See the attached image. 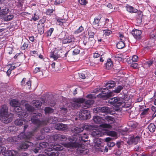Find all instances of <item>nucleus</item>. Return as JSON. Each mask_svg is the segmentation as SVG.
Wrapping results in <instances>:
<instances>
[{"instance_id": "nucleus-1", "label": "nucleus", "mask_w": 156, "mask_h": 156, "mask_svg": "<svg viewBox=\"0 0 156 156\" xmlns=\"http://www.w3.org/2000/svg\"><path fill=\"white\" fill-rule=\"evenodd\" d=\"M8 108L6 105H3L0 108V119L1 121L5 123L12 121L13 115L8 112Z\"/></svg>"}, {"instance_id": "nucleus-2", "label": "nucleus", "mask_w": 156, "mask_h": 156, "mask_svg": "<svg viewBox=\"0 0 156 156\" xmlns=\"http://www.w3.org/2000/svg\"><path fill=\"white\" fill-rule=\"evenodd\" d=\"M94 101L92 99L88 100L85 101L84 99L82 98H74L71 103L72 107L73 109L78 107L80 105V104L83 102V107L85 108H87L89 107L90 105L93 104Z\"/></svg>"}, {"instance_id": "nucleus-3", "label": "nucleus", "mask_w": 156, "mask_h": 156, "mask_svg": "<svg viewBox=\"0 0 156 156\" xmlns=\"http://www.w3.org/2000/svg\"><path fill=\"white\" fill-rule=\"evenodd\" d=\"M62 49L58 47L55 48L53 51H52L50 55L51 58L53 59L54 60H56L58 58L60 57L62 55Z\"/></svg>"}, {"instance_id": "nucleus-4", "label": "nucleus", "mask_w": 156, "mask_h": 156, "mask_svg": "<svg viewBox=\"0 0 156 156\" xmlns=\"http://www.w3.org/2000/svg\"><path fill=\"white\" fill-rule=\"evenodd\" d=\"M109 90L107 88L103 89L102 92L98 95L97 96L99 98H101L104 99H106L113 95L112 92L108 93Z\"/></svg>"}, {"instance_id": "nucleus-5", "label": "nucleus", "mask_w": 156, "mask_h": 156, "mask_svg": "<svg viewBox=\"0 0 156 156\" xmlns=\"http://www.w3.org/2000/svg\"><path fill=\"white\" fill-rule=\"evenodd\" d=\"M79 117L80 120L86 119L90 118L89 111L85 109H82L80 111Z\"/></svg>"}, {"instance_id": "nucleus-6", "label": "nucleus", "mask_w": 156, "mask_h": 156, "mask_svg": "<svg viewBox=\"0 0 156 156\" xmlns=\"http://www.w3.org/2000/svg\"><path fill=\"white\" fill-rule=\"evenodd\" d=\"M86 128L90 131L93 136H99L100 134V132L98 127L92 125L88 126Z\"/></svg>"}, {"instance_id": "nucleus-7", "label": "nucleus", "mask_w": 156, "mask_h": 156, "mask_svg": "<svg viewBox=\"0 0 156 156\" xmlns=\"http://www.w3.org/2000/svg\"><path fill=\"white\" fill-rule=\"evenodd\" d=\"M94 112L95 113H111L110 108L106 107H98L94 109Z\"/></svg>"}, {"instance_id": "nucleus-8", "label": "nucleus", "mask_w": 156, "mask_h": 156, "mask_svg": "<svg viewBox=\"0 0 156 156\" xmlns=\"http://www.w3.org/2000/svg\"><path fill=\"white\" fill-rule=\"evenodd\" d=\"M108 102L113 106L117 107L121 105L122 104L120 99L116 97L110 99L108 101Z\"/></svg>"}, {"instance_id": "nucleus-9", "label": "nucleus", "mask_w": 156, "mask_h": 156, "mask_svg": "<svg viewBox=\"0 0 156 156\" xmlns=\"http://www.w3.org/2000/svg\"><path fill=\"white\" fill-rule=\"evenodd\" d=\"M45 153L48 156H58V152L51 148H48L44 150Z\"/></svg>"}, {"instance_id": "nucleus-10", "label": "nucleus", "mask_w": 156, "mask_h": 156, "mask_svg": "<svg viewBox=\"0 0 156 156\" xmlns=\"http://www.w3.org/2000/svg\"><path fill=\"white\" fill-rule=\"evenodd\" d=\"M4 151H1V153L5 156H14L16 155L17 154V151L14 150H6V149L5 148V149L4 150Z\"/></svg>"}, {"instance_id": "nucleus-11", "label": "nucleus", "mask_w": 156, "mask_h": 156, "mask_svg": "<svg viewBox=\"0 0 156 156\" xmlns=\"http://www.w3.org/2000/svg\"><path fill=\"white\" fill-rule=\"evenodd\" d=\"M32 136L33 134L31 132L27 133L26 134L23 133H22L18 135V138L19 139H22L26 138L29 139L30 138L32 137Z\"/></svg>"}, {"instance_id": "nucleus-12", "label": "nucleus", "mask_w": 156, "mask_h": 156, "mask_svg": "<svg viewBox=\"0 0 156 156\" xmlns=\"http://www.w3.org/2000/svg\"><path fill=\"white\" fill-rule=\"evenodd\" d=\"M54 128L56 129L60 130H64L67 129V126L62 123H58L55 124Z\"/></svg>"}, {"instance_id": "nucleus-13", "label": "nucleus", "mask_w": 156, "mask_h": 156, "mask_svg": "<svg viewBox=\"0 0 156 156\" xmlns=\"http://www.w3.org/2000/svg\"><path fill=\"white\" fill-rule=\"evenodd\" d=\"M131 34L136 38L140 37L142 32L140 30H133Z\"/></svg>"}, {"instance_id": "nucleus-14", "label": "nucleus", "mask_w": 156, "mask_h": 156, "mask_svg": "<svg viewBox=\"0 0 156 156\" xmlns=\"http://www.w3.org/2000/svg\"><path fill=\"white\" fill-rule=\"evenodd\" d=\"M54 138L58 141H64L66 140L67 137L64 135L57 134L55 136Z\"/></svg>"}, {"instance_id": "nucleus-15", "label": "nucleus", "mask_w": 156, "mask_h": 156, "mask_svg": "<svg viewBox=\"0 0 156 156\" xmlns=\"http://www.w3.org/2000/svg\"><path fill=\"white\" fill-rule=\"evenodd\" d=\"M32 144L30 142L27 141L21 144L20 147L21 149H26L28 148L30 146L32 145Z\"/></svg>"}, {"instance_id": "nucleus-16", "label": "nucleus", "mask_w": 156, "mask_h": 156, "mask_svg": "<svg viewBox=\"0 0 156 156\" xmlns=\"http://www.w3.org/2000/svg\"><path fill=\"white\" fill-rule=\"evenodd\" d=\"M28 119H18L15 121V124L17 125H21L23 124V121L25 122H27L29 121Z\"/></svg>"}, {"instance_id": "nucleus-17", "label": "nucleus", "mask_w": 156, "mask_h": 156, "mask_svg": "<svg viewBox=\"0 0 156 156\" xmlns=\"http://www.w3.org/2000/svg\"><path fill=\"white\" fill-rule=\"evenodd\" d=\"M116 83L115 82L113 81H110L105 84V86L107 88H112L115 86Z\"/></svg>"}, {"instance_id": "nucleus-18", "label": "nucleus", "mask_w": 156, "mask_h": 156, "mask_svg": "<svg viewBox=\"0 0 156 156\" xmlns=\"http://www.w3.org/2000/svg\"><path fill=\"white\" fill-rule=\"evenodd\" d=\"M139 141L140 137L139 136H136L135 137L133 136L130 139L129 141V143L130 144H136Z\"/></svg>"}, {"instance_id": "nucleus-19", "label": "nucleus", "mask_w": 156, "mask_h": 156, "mask_svg": "<svg viewBox=\"0 0 156 156\" xmlns=\"http://www.w3.org/2000/svg\"><path fill=\"white\" fill-rule=\"evenodd\" d=\"M83 130V128L82 127H73L72 129V131L75 133H80Z\"/></svg>"}, {"instance_id": "nucleus-20", "label": "nucleus", "mask_w": 156, "mask_h": 156, "mask_svg": "<svg viewBox=\"0 0 156 156\" xmlns=\"http://www.w3.org/2000/svg\"><path fill=\"white\" fill-rule=\"evenodd\" d=\"M93 120L96 123L100 124L103 121V119L100 116H95L93 117Z\"/></svg>"}, {"instance_id": "nucleus-21", "label": "nucleus", "mask_w": 156, "mask_h": 156, "mask_svg": "<svg viewBox=\"0 0 156 156\" xmlns=\"http://www.w3.org/2000/svg\"><path fill=\"white\" fill-rule=\"evenodd\" d=\"M10 104L11 106L14 107L20 105V103L15 99L11 100L10 101Z\"/></svg>"}, {"instance_id": "nucleus-22", "label": "nucleus", "mask_w": 156, "mask_h": 156, "mask_svg": "<svg viewBox=\"0 0 156 156\" xmlns=\"http://www.w3.org/2000/svg\"><path fill=\"white\" fill-rule=\"evenodd\" d=\"M105 119L110 124L113 123L115 121L114 118L111 116H106L105 117Z\"/></svg>"}, {"instance_id": "nucleus-23", "label": "nucleus", "mask_w": 156, "mask_h": 156, "mask_svg": "<svg viewBox=\"0 0 156 156\" xmlns=\"http://www.w3.org/2000/svg\"><path fill=\"white\" fill-rule=\"evenodd\" d=\"M74 40L73 37H72L71 36H69L67 38H65L62 40V43L64 44L70 43Z\"/></svg>"}, {"instance_id": "nucleus-24", "label": "nucleus", "mask_w": 156, "mask_h": 156, "mask_svg": "<svg viewBox=\"0 0 156 156\" xmlns=\"http://www.w3.org/2000/svg\"><path fill=\"white\" fill-rule=\"evenodd\" d=\"M31 121L32 123L36 124L38 126L42 124L41 122L37 118L35 115V117L31 118Z\"/></svg>"}, {"instance_id": "nucleus-25", "label": "nucleus", "mask_w": 156, "mask_h": 156, "mask_svg": "<svg viewBox=\"0 0 156 156\" xmlns=\"http://www.w3.org/2000/svg\"><path fill=\"white\" fill-rule=\"evenodd\" d=\"M53 147H51V148L55 151H61L63 149V147L59 144H55L52 145Z\"/></svg>"}, {"instance_id": "nucleus-26", "label": "nucleus", "mask_w": 156, "mask_h": 156, "mask_svg": "<svg viewBox=\"0 0 156 156\" xmlns=\"http://www.w3.org/2000/svg\"><path fill=\"white\" fill-rule=\"evenodd\" d=\"M124 41L119 42L116 44V47L119 49H121L123 48L125 46Z\"/></svg>"}, {"instance_id": "nucleus-27", "label": "nucleus", "mask_w": 156, "mask_h": 156, "mask_svg": "<svg viewBox=\"0 0 156 156\" xmlns=\"http://www.w3.org/2000/svg\"><path fill=\"white\" fill-rule=\"evenodd\" d=\"M127 10L130 12L135 13L137 12V10L135 9L132 6H128L126 7Z\"/></svg>"}, {"instance_id": "nucleus-28", "label": "nucleus", "mask_w": 156, "mask_h": 156, "mask_svg": "<svg viewBox=\"0 0 156 156\" xmlns=\"http://www.w3.org/2000/svg\"><path fill=\"white\" fill-rule=\"evenodd\" d=\"M88 136L86 133H84L83 135L82 136L80 135L79 136V140L81 141L85 142L87 141V139Z\"/></svg>"}, {"instance_id": "nucleus-29", "label": "nucleus", "mask_w": 156, "mask_h": 156, "mask_svg": "<svg viewBox=\"0 0 156 156\" xmlns=\"http://www.w3.org/2000/svg\"><path fill=\"white\" fill-rule=\"evenodd\" d=\"M101 18L100 17H98L97 18H94V20L92 22V24L95 27L98 26V23L101 19Z\"/></svg>"}, {"instance_id": "nucleus-30", "label": "nucleus", "mask_w": 156, "mask_h": 156, "mask_svg": "<svg viewBox=\"0 0 156 156\" xmlns=\"http://www.w3.org/2000/svg\"><path fill=\"white\" fill-rule=\"evenodd\" d=\"M148 128L151 132H153L155 131L156 127L153 123L150 124L148 126Z\"/></svg>"}, {"instance_id": "nucleus-31", "label": "nucleus", "mask_w": 156, "mask_h": 156, "mask_svg": "<svg viewBox=\"0 0 156 156\" xmlns=\"http://www.w3.org/2000/svg\"><path fill=\"white\" fill-rule=\"evenodd\" d=\"M113 63L111 59H108L106 64V67L107 69H109L112 67Z\"/></svg>"}, {"instance_id": "nucleus-32", "label": "nucleus", "mask_w": 156, "mask_h": 156, "mask_svg": "<svg viewBox=\"0 0 156 156\" xmlns=\"http://www.w3.org/2000/svg\"><path fill=\"white\" fill-rule=\"evenodd\" d=\"M42 103L39 101H36L34 102L33 103V106H34V108H37L38 109L40 107Z\"/></svg>"}, {"instance_id": "nucleus-33", "label": "nucleus", "mask_w": 156, "mask_h": 156, "mask_svg": "<svg viewBox=\"0 0 156 156\" xmlns=\"http://www.w3.org/2000/svg\"><path fill=\"white\" fill-rule=\"evenodd\" d=\"M9 11V9H2L0 11V15H5L7 14Z\"/></svg>"}, {"instance_id": "nucleus-34", "label": "nucleus", "mask_w": 156, "mask_h": 156, "mask_svg": "<svg viewBox=\"0 0 156 156\" xmlns=\"http://www.w3.org/2000/svg\"><path fill=\"white\" fill-rule=\"evenodd\" d=\"M27 111L32 112L34 111V107H33L31 105L26 104L25 105Z\"/></svg>"}, {"instance_id": "nucleus-35", "label": "nucleus", "mask_w": 156, "mask_h": 156, "mask_svg": "<svg viewBox=\"0 0 156 156\" xmlns=\"http://www.w3.org/2000/svg\"><path fill=\"white\" fill-rule=\"evenodd\" d=\"M63 145L65 147L68 148H73L75 146V144L73 142H71L68 143H64Z\"/></svg>"}, {"instance_id": "nucleus-36", "label": "nucleus", "mask_w": 156, "mask_h": 156, "mask_svg": "<svg viewBox=\"0 0 156 156\" xmlns=\"http://www.w3.org/2000/svg\"><path fill=\"white\" fill-rule=\"evenodd\" d=\"M106 134L108 135L112 136V137H116L117 136V133L113 131H108L106 132Z\"/></svg>"}, {"instance_id": "nucleus-37", "label": "nucleus", "mask_w": 156, "mask_h": 156, "mask_svg": "<svg viewBox=\"0 0 156 156\" xmlns=\"http://www.w3.org/2000/svg\"><path fill=\"white\" fill-rule=\"evenodd\" d=\"M18 115L19 117L22 119V118H26L27 117L28 115L27 113L24 112L22 110V111L20 112V113H19L18 114Z\"/></svg>"}, {"instance_id": "nucleus-38", "label": "nucleus", "mask_w": 156, "mask_h": 156, "mask_svg": "<svg viewBox=\"0 0 156 156\" xmlns=\"http://www.w3.org/2000/svg\"><path fill=\"white\" fill-rule=\"evenodd\" d=\"M48 146V143L45 142L41 143L39 144L40 149L41 148H44L47 147Z\"/></svg>"}, {"instance_id": "nucleus-39", "label": "nucleus", "mask_w": 156, "mask_h": 156, "mask_svg": "<svg viewBox=\"0 0 156 156\" xmlns=\"http://www.w3.org/2000/svg\"><path fill=\"white\" fill-rule=\"evenodd\" d=\"M50 131V129L48 127H45L41 130V133L43 135L46 133H48Z\"/></svg>"}, {"instance_id": "nucleus-40", "label": "nucleus", "mask_w": 156, "mask_h": 156, "mask_svg": "<svg viewBox=\"0 0 156 156\" xmlns=\"http://www.w3.org/2000/svg\"><path fill=\"white\" fill-rule=\"evenodd\" d=\"M14 16L12 15H9L5 16L4 17V19L5 21H9L12 20Z\"/></svg>"}, {"instance_id": "nucleus-41", "label": "nucleus", "mask_w": 156, "mask_h": 156, "mask_svg": "<svg viewBox=\"0 0 156 156\" xmlns=\"http://www.w3.org/2000/svg\"><path fill=\"white\" fill-rule=\"evenodd\" d=\"M45 113H51L53 112V110L50 107H46L44 109Z\"/></svg>"}, {"instance_id": "nucleus-42", "label": "nucleus", "mask_w": 156, "mask_h": 156, "mask_svg": "<svg viewBox=\"0 0 156 156\" xmlns=\"http://www.w3.org/2000/svg\"><path fill=\"white\" fill-rule=\"evenodd\" d=\"M95 42V41L94 37H89L88 39V45H91L94 44Z\"/></svg>"}, {"instance_id": "nucleus-43", "label": "nucleus", "mask_w": 156, "mask_h": 156, "mask_svg": "<svg viewBox=\"0 0 156 156\" xmlns=\"http://www.w3.org/2000/svg\"><path fill=\"white\" fill-rule=\"evenodd\" d=\"M128 125L131 127L133 128H135L137 126V124L134 122H129L128 123Z\"/></svg>"}, {"instance_id": "nucleus-44", "label": "nucleus", "mask_w": 156, "mask_h": 156, "mask_svg": "<svg viewBox=\"0 0 156 156\" xmlns=\"http://www.w3.org/2000/svg\"><path fill=\"white\" fill-rule=\"evenodd\" d=\"M100 126L103 128L110 129L112 128V126L110 125L105 123L100 125Z\"/></svg>"}, {"instance_id": "nucleus-45", "label": "nucleus", "mask_w": 156, "mask_h": 156, "mask_svg": "<svg viewBox=\"0 0 156 156\" xmlns=\"http://www.w3.org/2000/svg\"><path fill=\"white\" fill-rule=\"evenodd\" d=\"M14 110L17 113V115H18V114L20 112L22 111V109H21V108L19 106H17L15 107Z\"/></svg>"}, {"instance_id": "nucleus-46", "label": "nucleus", "mask_w": 156, "mask_h": 156, "mask_svg": "<svg viewBox=\"0 0 156 156\" xmlns=\"http://www.w3.org/2000/svg\"><path fill=\"white\" fill-rule=\"evenodd\" d=\"M123 87L121 86H119L116 88L114 90V92L116 93H119L122 89Z\"/></svg>"}, {"instance_id": "nucleus-47", "label": "nucleus", "mask_w": 156, "mask_h": 156, "mask_svg": "<svg viewBox=\"0 0 156 156\" xmlns=\"http://www.w3.org/2000/svg\"><path fill=\"white\" fill-rule=\"evenodd\" d=\"M103 33L105 35L108 36L112 33L111 30H103Z\"/></svg>"}, {"instance_id": "nucleus-48", "label": "nucleus", "mask_w": 156, "mask_h": 156, "mask_svg": "<svg viewBox=\"0 0 156 156\" xmlns=\"http://www.w3.org/2000/svg\"><path fill=\"white\" fill-rule=\"evenodd\" d=\"M64 20L62 19H58L57 20V23L60 25H62L64 22Z\"/></svg>"}, {"instance_id": "nucleus-49", "label": "nucleus", "mask_w": 156, "mask_h": 156, "mask_svg": "<svg viewBox=\"0 0 156 156\" xmlns=\"http://www.w3.org/2000/svg\"><path fill=\"white\" fill-rule=\"evenodd\" d=\"M54 11V9H48L47 10L46 13L47 15H51Z\"/></svg>"}, {"instance_id": "nucleus-50", "label": "nucleus", "mask_w": 156, "mask_h": 156, "mask_svg": "<svg viewBox=\"0 0 156 156\" xmlns=\"http://www.w3.org/2000/svg\"><path fill=\"white\" fill-rule=\"evenodd\" d=\"M78 2L80 4L84 5H86L87 3L86 0H78Z\"/></svg>"}, {"instance_id": "nucleus-51", "label": "nucleus", "mask_w": 156, "mask_h": 156, "mask_svg": "<svg viewBox=\"0 0 156 156\" xmlns=\"http://www.w3.org/2000/svg\"><path fill=\"white\" fill-rule=\"evenodd\" d=\"M83 43L85 45H86V44L88 45V39L89 38L87 37H83Z\"/></svg>"}, {"instance_id": "nucleus-52", "label": "nucleus", "mask_w": 156, "mask_h": 156, "mask_svg": "<svg viewBox=\"0 0 156 156\" xmlns=\"http://www.w3.org/2000/svg\"><path fill=\"white\" fill-rule=\"evenodd\" d=\"M51 119L49 120V122H51L52 123H54L55 122L57 121V119L56 117L52 118H50Z\"/></svg>"}, {"instance_id": "nucleus-53", "label": "nucleus", "mask_w": 156, "mask_h": 156, "mask_svg": "<svg viewBox=\"0 0 156 156\" xmlns=\"http://www.w3.org/2000/svg\"><path fill=\"white\" fill-rule=\"evenodd\" d=\"M99 139H96L94 141L95 144H94V146L97 148V147H99L100 146V144L99 143H98V141H99Z\"/></svg>"}, {"instance_id": "nucleus-54", "label": "nucleus", "mask_w": 156, "mask_h": 156, "mask_svg": "<svg viewBox=\"0 0 156 156\" xmlns=\"http://www.w3.org/2000/svg\"><path fill=\"white\" fill-rule=\"evenodd\" d=\"M132 60L133 62H137L138 61V57L136 55H133L132 57Z\"/></svg>"}, {"instance_id": "nucleus-55", "label": "nucleus", "mask_w": 156, "mask_h": 156, "mask_svg": "<svg viewBox=\"0 0 156 156\" xmlns=\"http://www.w3.org/2000/svg\"><path fill=\"white\" fill-rule=\"evenodd\" d=\"M88 34L90 37H94L93 36L94 35V32H92L91 30H89L88 31Z\"/></svg>"}, {"instance_id": "nucleus-56", "label": "nucleus", "mask_w": 156, "mask_h": 156, "mask_svg": "<svg viewBox=\"0 0 156 156\" xmlns=\"http://www.w3.org/2000/svg\"><path fill=\"white\" fill-rule=\"evenodd\" d=\"M153 63V61L152 60H150L146 62L145 64L147 65V66L150 67Z\"/></svg>"}, {"instance_id": "nucleus-57", "label": "nucleus", "mask_w": 156, "mask_h": 156, "mask_svg": "<svg viewBox=\"0 0 156 156\" xmlns=\"http://www.w3.org/2000/svg\"><path fill=\"white\" fill-rule=\"evenodd\" d=\"M79 76L80 78L82 79H85L86 78V77L85 74L83 73H79Z\"/></svg>"}, {"instance_id": "nucleus-58", "label": "nucleus", "mask_w": 156, "mask_h": 156, "mask_svg": "<svg viewBox=\"0 0 156 156\" xmlns=\"http://www.w3.org/2000/svg\"><path fill=\"white\" fill-rule=\"evenodd\" d=\"M119 37L120 38V40L122 41H124L125 39L123 34L121 33H119Z\"/></svg>"}, {"instance_id": "nucleus-59", "label": "nucleus", "mask_w": 156, "mask_h": 156, "mask_svg": "<svg viewBox=\"0 0 156 156\" xmlns=\"http://www.w3.org/2000/svg\"><path fill=\"white\" fill-rule=\"evenodd\" d=\"M80 52V50L78 48L75 49L73 51V54L74 55H76L79 54Z\"/></svg>"}, {"instance_id": "nucleus-60", "label": "nucleus", "mask_w": 156, "mask_h": 156, "mask_svg": "<svg viewBox=\"0 0 156 156\" xmlns=\"http://www.w3.org/2000/svg\"><path fill=\"white\" fill-rule=\"evenodd\" d=\"M32 19L34 21H36L39 19V17L37 15L34 14V16L32 17Z\"/></svg>"}, {"instance_id": "nucleus-61", "label": "nucleus", "mask_w": 156, "mask_h": 156, "mask_svg": "<svg viewBox=\"0 0 156 156\" xmlns=\"http://www.w3.org/2000/svg\"><path fill=\"white\" fill-rule=\"evenodd\" d=\"M53 30H48L47 31V36H51Z\"/></svg>"}, {"instance_id": "nucleus-62", "label": "nucleus", "mask_w": 156, "mask_h": 156, "mask_svg": "<svg viewBox=\"0 0 156 156\" xmlns=\"http://www.w3.org/2000/svg\"><path fill=\"white\" fill-rule=\"evenodd\" d=\"M55 0V4L57 5L58 4H59L62 3L63 0Z\"/></svg>"}, {"instance_id": "nucleus-63", "label": "nucleus", "mask_w": 156, "mask_h": 156, "mask_svg": "<svg viewBox=\"0 0 156 156\" xmlns=\"http://www.w3.org/2000/svg\"><path fill=\"white\" fill-rule=\"evenodd\" d=\"M115 145V144L113 142H108L107 144V145L108 147H113Z\"/></svg>"}, {"instance_id": "nucleus-64", "label": "nucleus", "mask_w": 156, "mask_h": 156, "mask_svg": "<svg viewBox=\"0 0 156 156\" xmlns=\"http://www.w3.org/2000/svg\"><path fill=\"white\" fill-rule=\"evenodd\" d=\"M28 44L26 43H24L21 47L22 49L25 50L28 47Z\"/></svg>"}]
</instances>
